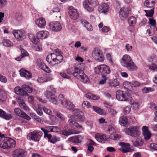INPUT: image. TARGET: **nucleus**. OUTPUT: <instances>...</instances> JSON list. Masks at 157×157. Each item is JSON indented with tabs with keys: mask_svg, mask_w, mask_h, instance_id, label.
<instances>
[{
	"mask_svg": "<svg viewBox=\"0 0 157 157\" xmlns=\"http://www.w3.org/2000/svg\"><path fill=\"white\" fill-rule=\"evenodd\" d=\"M120 63L122 66L126 68L129 71H135L137 69V66L128 55H124L121 59Z\"/></svg>",
	"mask_w": 157,
	"mask_h": 157,
	"instance_id": "1",
	"label": "nucleus"
},
{
	"mask_svg": "<svg viewBox=\"0 0 157 157\" xmlns=\"http://www.w3.org/2000/svg\"><path fill=\"white\" fill-rule=\"evenodd\" d=\"M15 141L9 137H5L4 134L0 133V147L3 149H8L14 147Z\"/></svg>",
	"mask_w": 157,
	"mask_h": 157,
	"instance_id": "2",
	"label": "nucleus"
},
{
	"mask_svg": "<svg viewBox=\"0 0 157 157\" xmlns=\"http://www.w3.org/2000/svg\"><path fill=\"white\" fill-rule=\"evenodd\" d=\"M72 75L84 83H86L89 81L87 76L84 74L83 71L79 68V67H75L74 72H73Z\"/></svg>",
	"mask_w": 157,
	"mask_h": 157,
	"instance_id": "3",
	"label": "nucleus"
},
{
	"mask_svg": "<svg viewBox=\"0 0 157 157\" xmlns=\"http://www.w3.org/2000/svg\"><path fill=\"white\" fill-rule=\"evenodd\" d=\"M94 71L96 74L105 76H106L111 72L109 67L105 64H101L95 67Z\"/></svg>",
	"mask_w": 157,
	"mask_h": 157,
	"instance_id": "4",
	"label": "nucleus"
},
{
	"mask_svg": "<svg viewBox=\"0 0 157 157\" xmlns=\"http://www.w3.org/2000/svg\"><path fill=\"white\" fill-rule=\"evenodd\" d=\"M116 98L120 101H128L131 98L130 94L128 92L119 90L116 92Z\"/></svg>",
	"mask_w": 157,
	"mask_h": 157,
	"instance_id": "5",
	"label": "nucleus"
},
{
	"mask_svg": "<svg viewBox=\"0 0 157 157\" xmlns=\"http://www.w3.org/2000/svg\"><path fill=\"white\" fill-rule=\"evenodd\" d=\"M124 131L126 134L134 137H137L140 135L138 128L136 126L130 127L128 128H125Z\"/></svg>",
	"mask_w": 157,
	"mask_h": 157,
	"instance_id": "6",
	"label": "nucleus"
},
{
	"mask_svg": "<svg viewBox=\"0 0 157 157\" xmlns=\"http://www.w3.org/2000/svg\"><path fill=\"white\" fill-rule=\"evenodd\" d=\"M43 135V133L37 130H35L29 133L27 135V139L29 140L37 142L39 141Z\"/></svg>",
	"mask_w": 157,
	"mask_h": 157,
	"instance_id": "7",
	"label": "nucleus"
},
{
	"mask_svg": "<svg viewBox=\"0 0 157 157\" xmlns=\"http://www.w3.org/2000/svg\"><path fill=\"white\" fill-rule=\"evenodd\" d=\"M92 55L95 60L100 62H103L104 57L102 51L98 48H95L92 52Z\"/></svg>",
	"mask_w": 157,
	"mask_h": 157,
	"instance_id": "8",
	"label": "nucleus"
},
{
	"mask_svg": "<svg viewBox=\"0 0 157 157\" xmlns=\"http://www.w3.org/2000/svg\"><path fill=\"white\" fill-rule=\"evenodd\" d=\"M56 54H55L54 57H53V61L54 62L55 65L58 64L61 62L63 60V56L61 55V51L58 49L55 50Z\"/></svg>",
	"mask_w": 157,
	"mask_h": 157,
	"instance_id": "9",
	"label": "nucleus"
},
{
	"mask_svg": "<svg viewBox=\"0 0 157 157\" xmlns=\"http://www.w3.org/2000/svg\"><path fill=\"white\" fill-rule=\"evenodd\" d=\"M73 112H74L75 118L77 121L80 122H82L84 121L85 117L83 112L77 109H74Z\"/></svg>",
	"mask_w": 157,
	"mask_h": 157,
	"instance_id": "10",
	"label": "nucleus"
},
{
	"mask_svg": "<svg viewBox=\"0 0 157 157\" xmlns=\"http://www.w3.org/2000/svg\"><path fill=\"white\" fill-rule=\"evenodd\" d=\"M129 14L128 9L125 7H123L120 9L119 12V17L121 20H124L126 19Z\"/></svg>",
	"mask_w": 157,
	"mask_h": 157,
	"instance_id": "11",
	"label": "nucleus"
},
{
	"mask_svg": "<svg viewBox=\"0 0 157 157\" xmlns=\"http://www.w3.org/2000/svg\"><path fill=\"white\" fill-rule=\"evenodd\" d=\"M49 29L55 32L60 31L62 29V26L59 22L55 21L50 22L49 24Z\"/></svg>",
	"mask_w": 157,
	"mask_h": 157,
	"instance_id": "12",
	"label": "nucleus"
},
{
	"mask_svg": "<svg viewBox=\"0 0 157 157\" xmlns=\"http://www.w3.org/2000/svg\"><path fill=\"white\" fill-rule=\"evenodd\" d=\"M14 112L17 115L22 118L28 120H29L31 119L30 117L29 116L19 108H15L14 109Z\"/></svg>",
	"mask_w": 157,
	"mask_h": 157,
	"instance_id": "13",
	"label": "nucleus"
},
{
	"mask_svg": "<svg viewBox=\"0 0 157 157\" xmlns=\"http://www.w3.org/2000/svg\"><path fill=\"white\" fill-rule=\"evenodd\" d=\"M61 133L65 136L71 135L72 134H79L80 132L78 130H70L68 129L67 127H65L63 130L61 132Z\"/></svg>",
	"mask_w": 157,
	"mask_h": 157,
	"instance_id": "14",
	"label": "nucleus"
},
{
	"mask_svg": "<svg viewBox=\"0 0 157 157\" xmlns=\"http://www.w3.org/2000/svg\"><path fill=\"white\" fill-rule=\"evenodd\" d=\"M27 155L26 152L21 149L15 150L13 152L12 156L13 157H25Z\"/></svg>",
	"mask_w": 157,
	"mask_h": 157,
	"instance_id": "15",
	"label": "nucleus"
},
{
	"mask_svg": "<svg viewBox=\"0 0 157 157\" xmlns=\"http://www.w3.org/2000/svg\"><path fill=\"white\" fill-rule=\"evenodd\" d=\"M14 37L19 40H21L25 37V32L20 30H16L13 32Z\"/></svg>",
	"mask_w": 157,
	"mask_h": 157,
	"instance_id": "16",
	"label": "nucleus"
},
{
	"mask_svg": "<svg viewBox=\"0 0 157 157\" xmlns=\"http://www.w3.org/2000/svg\"><path fill=\"white\" fill-rule=\"evenodd\" d=\"M119 145L121 146V150L124 153L130 152L132 151L130 148V144L121 142Z\"/></svg>",
	"mask_w": 157,
	"mask_h": 157,
	"instance_id": "17",
	"label": "nucleus"
},
{
	"mask_svg": "<svg viewBox=\"0 0 157 157\" xmlns=\"http://www.w3.org/2000/svg\"><path fill=\"white\" fill-rule=\"evenodd\" d=\"M69 14L70 17L74 20L76 19L79 17L77 10L74 9L72 6H70L69 8Z\"/></svg>",
	"mask_w": 157,
	"mask_h": 157,
	"instance_id": "18",
	"label": "nucleus"
},
{
	"mask_svg": "<svg viewBox=\"0 0 157 157\" xmlns=\"http://www.w3.org/2000/svg\"><path fill=\"white\" fill-rule=\"evenodd\" d=\"M14 91L16 94L17 95L26 96H29V94L26 91H25L23 89H21L19 86L15 87L14 89Z\"/></svg>",
	"mask_w": 157,
	"mask_h": 157,
	"instance_id": "19",
	"label": "nucleus"
},
{
	"mask_svg": "<svg viewBox=\"0 0 157 157\" xmlns=\"http://www.w3.org/2000/svg\"><path fill=\"white\" fill-rule=\"evenodd\" d=\"M144 138L146 140H149L151 136V133L149 131L148 127L146 126H144L142 128Z\"/></svg>",
	"mask_w": 157,
	"mask_h": 157,
	"instance_id": "20",
	"label": "nucleus"
},
{
	"mask_svg": "<svg viewBox=\"0 0 157 157\" xmlns=\"http://www.w3.org/2000/svg\"><path fill=\"white\" fill-rule=\"evenodd\" d=\"M61 104L69 110H73L75 107L74 105L70 101L67 99L65 101H62Z\"/></svg>",
	"mask_w": 157,
	"mask_h": 157,
	"instance_id": "21",
	"label": "nucleus"
},
{
	"mask_svg": "<svg viewBox=\"0 0 157 157\" xmlns=\"http://www.w3.org/2000/svg\"><path fill=\"white\" fill-rule=\"evenodd\" d=\"M95 138L98 141L102 143H104L107 139L105 135L99 133L96 134L95 135Z\"/></svg>",
	"mask_w": 157,
	"mask_h": 157,
	"instance_id": "22",
	"label": "nucleus"
},
{
	"mask_svg": "<svg viewBox=\"0 0 157 157\" xmlns=\"http://www.w3.org/2000/svg\"><path fill=\"white\" fill-rule=\"evenodd\" d=\"M19 71L21 76L25 77L27 79H29L32 77L31 73L26 70L21 69Z\"/></svg>",
	"mask_w": 157,
	"mask_h": 157,
	"instance_id": "23",
	"label": "nucleus"
},
{
	"mask_svg": "<svg viewBox=\"0 0 157 157\" xmlns=\"http://www.w3.org/2000/svg\"><path fill=\"white\" fill-rule=\"evenodd\" d=\"M49 34L47 31H40L37 32L36 34V37L39 39H45L47 38Z\"/></svg>",
	"mask_w": 157,
	"mask_h": 157,
	"instance_id": "24",
	"label": "nucleus"
},
{
	"mask_svg": "<svg viewBox=\"0 0 157 157\" xmlns=\"http://www.w3.org/2000/svg\"><path fill=\"white\" fill-rule=\"evenodd\" d=\"M83 138L80 135L77 136L70 138L68 139V141L75 144L80 143L82 142V139Z\"/></svg>",
	"mask_w": 157,
	"mask_h": 157,
	"instance_id": "25",
	"label": "nucleus"
},
{
	"mask_svg": "<svg viewBox=\"0 0 157 157\" xmlns=\"http://www.w3.org/2000/svg\"><path fill=\"white\" fill-rule=\"evenodd\" d=\"M109 8L108 5L106 3H104L99 6L98 10L100 13H105L107 12Z\"/></svg>",
	"mask_w": 157,
	"mask_h": 157,
	"instance_id": "26",
	"label": "nucleus"
},
{
	"mask_svg": "<svg viewBox=\"0 0 157 157\" xmlns=\"http://www.w3.org/2000/svg\"><path fill=\"white\" fill-rule=\"evenodd\" d=\"M45 96L49 100V101L53 104L57 105L58 103V99L57 96L55 94L53 96L48 95L47 93L44 94Z\"/></svg>",
	"mask_w": 157,
	"mask_h": 157,
	"instance_id": "27",
	"label": "nucleus"
},
{
	"mask_svg": "<svg viewBox=\"0 0 157 157\" xmlns=\"http://www.w3.org/2000/svg\"><path fill=\"white\" fill-rule=\"evenodd\" d=\"M35 23L38 27L40 28L43 27L46 25L45 20L43 17H41L36 20Z\"/></svg>",
	"mask_w": 157,
	"mask_h": 157,
	"instance_id": "28",
	"label": "nucleus"
},
{
	"mask_svg": "<svg viewBox=\"0 0 157 157\" xmlns=\"http://www.w3.org/2000/svg\"><path fill=\"white\" fill-rule=\"evenodd\" d=\"M155 0H146L144 2V6L150 8H154Z\"/></svg>",
	"mask_w": 157,
	"mask_h": 157,
	"instance_id": "29",
	"label": "nucleus"
},
{
	"mask_svg": "<svg viewBox=\"0 0 157 157\" xmlns=\"http://www.w3.org/2000/svg\"><path fill=\"white\" fill-rule=\"evenodd\" d=\"M0 117L7 120H10L12 118L11 114H6L5 111L0 109Z\"/></svg>",
	"mask_w": 157,
	"mask_h": 157,
	"instance_id": "30",
	"label": "nucleus"
},
{
	"mask_svg": "<svg viewBox=\"0 0 157 157\" xmlns=\"http://www.w3.org/2000/svg\"><path fill=\"white\" fill-rule=\"evenodd\" d=\"M20 49L21 52V56L15 58V59L18 61H20L22 58L25 56H27L29 55L28 52L22 48L21 45L20 46Z\"/></svg>",
	"mask_w": 157,
	"mask_h": 157,
	"instance_id": "31",
	"label": "nucleus"
},
{
	"mask_svg": "<svg viewBox=\"0 0 157 157\" xmlns=\"http://www.w3.org/2000/svg\"><path fill=\"white\" fill-rule=\"evenodd\" d=\"M56 92V90L52 86H48L47 87V90L45 93H47L48 95L53 96L55 95Z\"/></svg>",
	"mask_w": 157,
	"mask_h": 157,
	"instance_id": "32",
	"label": "nucleus"
},
{
	"mask_svg": "<svg viewBox=\"0 0 157 157\" xmlns=\"http://www.w3.org/2000/svg\"><path fill=\"white\" fill-rule=\"evenodd\" d=\"M81 21L82 24L86 28L87 30L90 31L92 30V25L88 22L85 20H82Z\"/></svg>",
	"mask_w": 157,
	"mask_h": 157,
	"instance_id": "33",
	"label": "nucleus"
},
{
	"mask_svg": "<svg viewBox=\"0 0 157 157\" xmlns=\"http://www.w3.org/2000/svg\"><path fill=\"white\" fill-rule=\"evenodd\" d=\"M7 98L6 92L0 88V102H3Z\"/></svg>",
	"mask_w": 157,
	"mask_h": 157,
	"instance_id": "34",
	"label": "nucleus"
},
{
	"mask_svg": "<svg viewBox=\"0 0 157 157\" xmlns=\"http://www.w3.org/2000/svg\"><path fill=\"white\" fill-rule=\"evenodd\" d=\"M68 121L70 125L75 126L77 129H79L80 128H82V125H79L78 123L72 119H69Z\"/></svg>",
	"mask_w": 157,
	"mask_h": 157,
	"instance_id": "35",
	"label": "nucleus"
},
{
	"mask_svg": "<svg viewBox=\"0 0 157 157\" xmlns=\"http://www.w3.org/2000/svg\"><path fill=\"white\" fill-rule=\"evenodd\" d=\"M19 104L20 108L26 111H29V108L26 105L25 103L22 100H20L19 101Z\"/></svg>",
	"mask_w": 157,
	"mask_h": 157,
	"instance_id": "36",
	"label": "nucleus"
},
{
	"mask_svg": "<svg viewBox=\"0 0 157 157\" xmlns=\"http://www.w3.org/2000/svg\"><path fill=\"white\" fill-rule=\"evenodd\" d=\"M55 54L52 53L48 55L46 58V61L49 63L51 65L54 66L55 65L54 62L53 61V57H54Z\"/></svg>",
	"mask_w": 157,
	"mask_h": 157,
	"instance_id": "37",
	"label": "nucleus"
},
{
	"mask_svg": "<svg viewBox=\"0 0 157 157\" xmlns=\"http://www.w3.org/2000/svg\"><path fill=\"white\" fill-rule=\"evenodd\" d=\"M85 97L87 98L92 100H98L99 99V97L94 95L91 93H88L85 95Z\"/></svg>",
	"mask_w": 157,
	"mask_h": 157,
	"instance_id": "38",
	"label": "nucleus"
},
{
	"mask_svg": "<svg viewBox=\"0 0 157 157\" xmlns=\"http://www.w3.org/2000/svg\"><path fill=\"white\" fill-rule=\"evenodd\" d=\"M119 122L121 125L125 126L127 124V120L125 116H123L120 118Z\"/></svg>",
	"mask_w": 157,
	"mask_h": 157,
	"instance_id": "39",
	"label": "nucleus"
},
{
	"mask_svg": "<svg viewBox=\"0 0 157 157\" xmlns=\"http://www.w3.org/2000/svg\"><path fill=\"white\" fill-rule=\"evenodd\" d=\"M109 86H110L116 87L119 84V82L116 79L111 80L109 82Z\"/></svg>",
	"mask_w": 157,
	"mask_h": 157,
	"instance_id": "40",
	"label": "nucleus"
},
{
	"mask_svg": "<svg viewBox=\"0 0 157 157\" xmlns=\"http://www.w3.org/2000/svg\"><path fill=\"white\" fill-rule=\"evenodd\" d=\"M128 21L129 25L130 26H132L136 24V19L135 17L131 16L129 17Z\"/></svg>",
	"mask_w": 157,
	"mask_h": 157,
	"instance_id": "41",
	"label": "nucleus"
},
{
	"mask_svg": "<svg viewBox=\"0 0 157 157\" xmlns=\"http://www.w3.org/2000/svg\"><path fill=\"white\" fill-rule=\"evenodd\" d=\"M2 43L5 46L9 47L13 45V43L10 40L4 39L3 40Z\"/></svg>",
	"mask_w": 157,
	"mask_h": 157,
	"instance_id": "42",
	"label": "nucleus"
},
{
	"mask_svg": "<svg viewBox=\"0 0 157 157\" xmlns=\"http://www.w3.org/2000/svg\"><path fill=\"white\" fill-rule=\"evenodd\" d=\"M151 9L150 10H144V11L146 13V16L147 17H152L153 14L154 12V8H153Z\"/></svg>",
	"mask_w": 157,
	"mask_h": 157,
	"instance_id": "43",
	"label": "nucleus"
},
{
	"mask_svg": "<svg viewBox=\"0 0 157 157\" xmlns=\"http://www.w3.org/2000/svg\"><path fill=\"white\" fill-rule=\"evenodd\" d=\"M93 108L94 110L98 113L100 115L103 114V110L100 108L96 106H93Z\"/></svg>",
	"mask_w": 157,
	"mask_h": 157,
	"instance_id": "44",
	"label": "nucleus"
},
{
	"mask_svg": "<svg viewBox=\"0 0 157 157\" xmlns=\"http://www.w3.org/2000/svg\"><path fill=\"white\" fill-rule=\"evenodd\" d=\"M22 88L26 91H27L29 93H31L33 91V89L30 87L29 86L26 85H23L22 86Z\"/></svg>",
	"mask_w": 157,
	"mask_h": 157,
	"instance_id": "45",
	"label": "nucleus"
},
{
	"mask_svg": "<svg viewBox=\"0 0 157 157\" xmlns=\"http://www.w3.org/2000/svg\"><path fill=\"white\" fill-rule=\"evenodd\" d=\"M121 137V136L119 134H110L109 136L110 139L114 140H118Z\"/></svg>",
	"mask_w": 157,
	"mask_h": 157,
	"instance_id": "46",
	"label": "nucleus"
},
{
	"mask_svg": "<svg viewBox=\"0 0 157 157\" xmlns=\"http://www.w3.org/2000/svg\"><path fill=\"white\" fill-rule=\"evenodd\" d=\"M37 64L40 69L43 68V67L45 65L43 62L42 59H37Z\"/></svg>",
	"mask_w": 157,
	"mask_h": 157,
	"instance_id": "47",
	"label": "nucleus"
},
{
	"mask_svg": "<svg viewBox=\"0 0 157 157\" xmlns=\"http://www.w3.org/2000/svg\"><path fill=\"white\" fill-rule=\"evenodd\" d=\"M154 89L152 88L145 87L142 89V91L144 93H147L153 91Z\"/></svg>",
	"mask_w": 157,
	"mask_h": 157,
	"instance_id": "48",
	"label": "nucleus"
},
{
	"mask_svg": "<svg viewBox=\"0 0 157 157\" xmlns=\"http://www.w3.org/2000/svg\"><path fill=\"white\" fill-rule=\"evenodd\" d=\"M132 83L131 82L128 81L124 82L123 83V86L125 88L127 89H129Z\"/></svg>",
	"mask_w": 157,
	"mask_h": 157,
	"instance_id": "49",
	"label": "nucleus"
},
{
	"mask_svg": "<svg viewBox=\"0 0 157 157\" xmlns=\"http://www.w3.org/2000/svg\"><path fill=\"white\" fill-rule=\"evenodd\" d=\"M56 116L61 121H63L65 120V118L64 116L59 112H57L56 113Z\"/></svg>",
	"mask_w": 157,
	"mask_h": 157,
	"instance_id": "50",
	"label": "nucleus"
},
{
	"mask_svg": "<svg viewBox=\"0 0 157 157\" xmlns=\"http://www.w3.org/2000/svg\"><path fill=\"white\" fill-rule=\"evenodd\" d=\"M34 109L36 110L38 114L40 115L41 116L43 114V112L42 110V108L39 107L35 106Z\"/></svg>",
	"mask_w": 157,
	"mask_h": 157,
	"instance_id": "51",
	"label": "nucleus"
},
{
	"mask_svg": "<svg viewBox=\"0 0 157 157\" xmlns=\"http://www.w3.org/2000/svg\"><path fill=\"white\" fill-rule=\"evenodd\" d=\"M131 108L130 106H128L124 108L123 112L124 114H127L129 113L131 111Z\"/></svg>",
	"mask_w": 157,
	"mask_h": 157,
	"instance_id": "52",
	"label": "nucleus"
},
{
	"mask_svg": "<svg viewBox=\"0 0 157 157\" xmlns=\"http://www.w3.org/2000/svg\"><path fill=\"white\" fill-rule=\"evenodd\" d=\"M60 140L59 138H57L56 136H54L52 137V139L50 140V142L54 144L56 142L59 141Z\"/></svg>",
	"mask_w": 157,
	"mask_h": 157,
	"instance_id": "53",
	"label": "nucleus"
},
{
	"mask_svg": "<svg viewBox=\"0 0 157 157\" xmlns=\"http://www.w3.org/2000/svg\"><path fill=\"white\" fill-rule=\"evenodd\" d=\"M141 85H142V83H141L139 82L136 81H132V86L134 87H136L140 86Z\"/></svg>",
	"mask_w": 157,
	"mask_h": 157,
	"instance_id": "54",
	"label": "nucleus"
},
{
	"mask_svg": "<svg viewBox=\"0 0 157 157\" xmlns=\"http://www.w3.org/2000/svg\"><path fill=\"white\" fill-rule=\"evenodd\" d=\"M6 0H0V9L3 8L6 5Z\"/></svg>",
	"mask_w": 157,
	"mask_h": 157,
	"instance_id": "55",
	"label": "nucleus"
},
{
	"mask_svg": "<svg viewBox=\"0 0 157 157\" xmlns=\"http://www.w3.org/2000/svg\"><path fill=\"white\" fill-rule=\"evenodd\" d=\"M107 131V132H111V133H114L116 132L115 128L111 125H110L109 126L108 128Z\"/></svg>",
	"mask_w": 157,
	"mask_h": 157,
	"instance_id": "56",
	"label": "nucleus"
},
{
	"mask_svg": "<svg viewBox=\"0 0 157 157\" xmlns=\"http://www.w3.org/2000/svg\"><path fill=\"white\" fill-rule=\"evenodd\" d=\"M90 3V2L89 1V0H85L83 2V4L84 8H87L88 6L90 5H91Z\"/></svg>",
	"mask_w": 157,
	"mask_h": 157,
	"instance_id": "57",
	"label": "nucleus"
},
{
	"mask_svg": "<svg viewBox=\"0 0 157 157\" xmlns=\"http://www.w3.org/2000/svg\"><path fill=\"white\" fill-rule=\"evenodd\" d=\"M90 4L93 7H95L98 4V2L97 0H89Z\"/></svg>",
	"mask_w": 157,
	"mask_h": 157,
	"instance_id": "58",
	"label": "nucleus"
},
{
	"mask_svg": "<svg viewBox=\"0 0 157 157\" xmlns=\"http://www.w3.org/2000/svg\"><path fill=\"white\" fill-rule=\"evenodd\" d=\"M149 68L150 70L154 71L157 69V65L152 63L149 66Z\"/></svg>",
	"mask_w": 157,
	"mask_h": 157,
	"instance_id": "59",
	"label": "nucleus"
},
{
	"mask_svg": "<svg viewBox=\"0 0 157 157\" xmlns=\"http://www.w3.org/2000/svg\"><path fill=\"white\" fill-rule=\"evenodd\" d=\"M71 30L73 32H75L78 29L76 26L73 24H71L70 25Z\"/></svg>",
	"mask_w": 157,
	"mask_h": 157,
	"instance_id": "60",
	"label": "nucleus"
},
{
	"mask_svg": "<svg viewBox=\"0 0 157 157\" xmlns=\"http://www.w3.org/2000/svg\"><path fill=\"white\" fill-rule=\"evenodd\" d=\"M0 81L3 83H6L7 82V79L5 76L0 74Z\"/></svg>",
	"mask_w": 157,
	"mask_h": 157,
	"instance_id": "61",
	"label": "nucleus"
},
{
	"mask_svg": "<svg viewBox=\"0 0 157 157\" xmlns=\"http://www.w3.org/2000/svg\"><path fill=\"white\" fill-rule=\"evenodd\" d=\"M149 24L153 26L154 27H156V22L155 20L153 19H152L151 18L149 19Z\"/></svg>",
	"mask_w": 157,
	"mask_h": 157,
	"instance_id": "62",
	"label": "nucleus"
},
{
	"mask_svg": "<svg viewBox=\"0 0 157 157\" xmlns=\"http://www.w3.org/2000/svg\"><path fill=\"white\" fill-rule=\"evenodd\" d=\"M150 147L151 149L157 150V144L152 143L150 144Z\"/></svg>",
	"mask_w": 157,
	"mask_h": 157,
	"instance_id": "63",
	"label": "nucleus"
},
{
	"mask_svg": "<svg viewBox=\"0 0 157 157\" xmlns=\"http://www.w3.org/2000/svg\"><path fill=\"white\" fill-rule=\"evenodd\" d=\"M43 109L44 112L47 114L51 115L52 114V111L49 109L45 107H43Z\"/></svg>",
	"mask_w": 157,
	"mask_h": 157,
	"instance_id": "64",
	"label": "nucleus"
}]
</instances>
